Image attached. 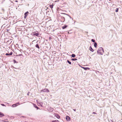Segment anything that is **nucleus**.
<instances>
[{"instance_id":"b1692460","label":"nucleus","mask_w":122,"mask_h":122,"mask_svg":"<svg viewBox=\"0 0 122 122\" xmlns=\"http://www.w3.org/2000/svg\"><path fill=\"white\" fill-rule=\"evenodd\" d=\"M22 54H19L18 55H17V56H22Z\"/></svg>"},{"instance_id":"423d86ee","label":"nucleus","mask_w":122,"mask_h":122,"mask_svg":"<svg viewBox=\"0 0 122 122\" xmlns=\"http://www.w3.org/2000/svg\"><path fill=\"white\" fill-rule=\"evenodd\" d=\"M4 116V115L3 113L0 112V117H2Z\"/></svg>"},{"instance_id":"2eb2a0df","label":"nucleus","mask_w":122,"mask_h":122,"mask_svg":"<svg viewBox=\"0 0 122 122\" xmlns=\"http://www.w3.org/2000/svg\"><path fill=\"white\" fill-rule=\"evenodd\" d=\"M36 47L38 48V49H39L40 47L38 44H36Z\"/></svg>"},{"instance_id":"1a4fd4ad","label":"nucleus","mask_w":122,"mask_h":122,"mask_svg":"<svg viewBox=\"0 0 122 122\" xmlns=\"http://www.w3.org/2000/svg\"><path fill=\"white\" fill-rule=\"evenodd\" d=\"M89 50H90L92 52H93L94 51V50L93 49H92V47H91V46H90L89 47Z\"/></svg>"},{"instance_id":"dca6fc26","label":"nucleus","mask_w":122,"mask_h":122,"mask_svg":"<svg viewBox=\"0 0 122 122\" xmlns=\"http://www.w3.org/2000/svg\"><path fill=\"white\" fill-rule=\"evenodd\" d=\"M72 57H75V55L74 54H72L71 55Z\"/></svg>"},{"instance_id":"f257e3e1","label":"nucleus","mask_w":122,"mask_h":122,"mask_svg":"<svg viewBox=\"0 0 122 122\" xmlns=\"http://www.w3.org/2000/svg\"><path fill=\"white\" fill-rule=\"evenodd\" d=\"M103 52V48L102 47H99L98 48L97 52L98 54L102 55V54Z\"/></svg>"},{"instance_id":"c756f323","label":"nucleus","mask_w":122,"mask_h":122,"mask_svg":"<svg viewBox=\"0 0 122 122\" xmlns=\"http://www.w3.org/2000/svg\"><path fill=\"white\" fill-rule=\"evenodd\" d=\"M27 95H29L28 94H27Z\"/></svg>"},{"instance_id":"a878e982","label":"nucleus","mask_w":122,"mask_h":122,"mask_svg":"<svg viewBox=\"0 0 122 122\" xmlns=\"http://www.w3.org/2000/svg\"><path fill=\"white\" fill-rule=\"evenodd\" d=\"M1 105H2V106H4V104H1Z\"/></svg>"},{"instance_id":"6ab92c4d","label":"nucleus","mask_w":122,"mask_h":122,"mask_svg":"<svg viewBox=\"0 0 122 122\" xmlns=\"http://www.w3.org/2000/svg\"><path fill=\"white\" fill-rule=\"evenodd\" d=\"M67 62L68 63L70 64H71V62H70L68 60H67Z\"/></svg>"},{"instance_id":"6e6552de","label":"nucleus","mask_w":122,"mask_h":122,"mask_svg":"<svg viewBox=\"0 0 122 122\" xmlns=\"http://www.w3.org/2000/svg\"><path fill=\"white\" fill-rule=\"evenodd\" d=\"M33 105L34 106V107L35 108H37V109H39L38 107L36 105V104H33Z\"/></svg>"},{"instance_id":"aec40b11","label":"nucleus","mask_w":122,"mask_h":122,"mask_svg":"<svg viewBox=\"0 0 122 122\" xmlns=\"http://www.w3.org/2000/svg\"><path fill=\"white\" fill-rule=\"evenodd\" d=\"M66 26H63L62 27V29H65V28H66Z\"/></svg>"},{"instance_id":"f3484780","label":"nucleus","mask_w":122,"mask_h":122,"mask_svg":"<svg viewBox=\"0 0 122 122\" xmlns=\"http://www.w3.org/2000/svg\"><path fill=\"white\" fill-rule=\"evenodd\" d=\"M71 60L72 61H76L77 60V59H72Z\"/></svg>"},{"instance_id":"a211bd4d","label":"nucleus","mask_w":122,"mask_h":122,"mask_svg":"<svg viewBox=\"0 0 122 122\" xmlns=\"http://www.w3.org/2000/svg\"><path fill=\"white\" fill-rule=\"evenodd\" d=\"M17 106V105H15V104H14L12 106V107H16Z\"/></svg>"},{"instance_id":"7ed1b4c3","label":"nucleus","mask_w":122,"mask_h":122,"mask_svg":"<svg viewBox=\"0 0 122 122\" xmlns=\"http://www.w3.org/2000/svg\"><path fill=\"white\" fill-rule=\"evenodd\" d=\"M54 115L58 118L59 119L60 118V116L57 114H54Z\"/></svg>"},{"instance_id":"c85d7f7f","label":"nucleus","mask_w":122,"mask_h":122,"mask_svg":"<svg viewBox=\"0 0 122 122\" xmlns=\"http://www.w3.org/2000/svg\"><path fill=\"white\" fill-rule=\"evenodd\" d=\"M17 104H19V103H17Z\"/></svg>"},{"instance_id":"39448f33","label":"nucleus","mask_w":122,"mask_h":122,"mask_svg":"<svg viewBox=\"0 0 122 122\" xmlns=\"http://www.w3.org/2000/svg\"><path fill=\"white\" fill-rule=\"evenodd\" d=\"M66 119L67 121H69L70 120V118L68 116H66Z\"/></svg>"},{"instance_id":"bb28decb","label":"nucleus","mask_w":122,"mask_h":122,"mask_svg":"<svg viewBox=\"0 0 122 122\" xmlns=\"http://www.w3.org/2000/svg\"><path fill=\"white\" fill-rule=\"evenodd\" d=\"M15 1L16 2H18V1L17 0H16Z\"/></svg>"},{"instance_id":"0eeeda50","label":"nucleus","mask_w":122,"mask_h":122,"mask_svg":"<svg viewBox=\"0 0 122 122\" xmlns=\"http://www.w3.org/2000/svg\"><path fill=\"white\" fill-rule=\"evenodd\" d=\"M13 54V52H11L10 53H6L5 54L6 55V56H9V55H12Z\"/></svg>"},{"instance_id":"cd10ccee","label":"nucleus","mask_w":122,"mask_h":122,"mask_svg":"<svg viewBox=\"0 0 122 122\" xmlns=\"http://www.w3.org/2000/svg\"><path fill=\"white\" fill-rule=\"evenodd\" d=\"M74 111H76V109H74Z\"/></svg>"},{"instance_id":"393cba45","label":"nucleus","mask_w":122,"mask_h":122,"mask_svg":"<svg viewBox=\"0 0 122 122\" xmlns=\"http://www.w3.org/2000/svg\"><path fill=\"white\" fill-rule=\"evenodd\" d=\"M93 114H96V112H93Z\"/></svg>"},{"instance_id":"9b49d317","label":"nucleus","mask_w":122,"mask_h":122,"mask_svg":"<svg viewBox=\"0 0 122 122\" xmlns=\"http://www.w3.org/2000/svg\"><path fill=\"white\" fill-rule=\"evenodd\" d=\"M51 122H60L59 121L57 120H53Z\"/></svg>"},{"instance_id":"ddd939ff","label":"nucleus","mask_w":122,"mask_h":122,"mask_svg":"<svg viewBox=\"0 0 122 122\" xmlns=\"http://www.w3.org/2000/svg\"><path fill=\"white\" fill-rule=\"evenodd\" d=\"M34 36H38L39 35V34L38 33H37L34 34Z\"/></svg>"},{"instance_id":"412c9836","label":"nucleus","mask_w":122,"mask_h":122,"mask_svg":"<svg viewBox=\"0 0 122 122\" xmlns=\"http://www.w3.org/2000/svg\"><path fill=\"white\" fill-rule=\"evenodd\" d=\"M118 8H117L116 9V11L117 12H118Z\"/></svg>"},{"instance_id":"f03ea898","label":"nucleus","mask_w":122,"mask_h":122,"mask_svg":"<svg viewBox=\"0 0 122 122\" xmlns=\"http://www.w3.org/2000/svg\"><path fill=\"white\" fill-rule=\"evenodd\" d=\"M41 92H49V91L47 88H45L44 89L42 90L41 91Z\"/></svg>"},{"instance_id":"f8f14e48","label":"nucleus","mask_w":122,"mask_h":122,"mask_svg":"<svg viewBox=\"0 0 122 122\" xmlns=\"http://www.w3.org/2000/svg\"><path fill=\"white\" fill-rule=\"evenodd\" d=\"M85 70H89L90 69V68H85V67H83V68Z\"/></svg>"},{"instance_id":"4be33fe9","label":"nucleus","mask_w":122,"mask_h":122,"mask_svg":"<svg viewBox=\"0 0 122 122\" xmlns=\"http://www.w3.org/2000/svg\"><path fill=\"white\" fill-rule=\"evenodd\" d=\"M91 41L92 42H95V41L94 39H92Z\"/></svg>"},{"instance_id":"5701e85b","label":"nucleus","mask_w":122,"mask_h":122,"mask_svg":"<svg viewBox=\"0 0 122 122\" xmlns=\"http://www.w3.org/2000/svg\"><path fill=\"white\" fill-rule=\"evenodd\" d=\"M50 7L51 8H53V6L52 5H50Z\"/></svg>"},{"instance_id":"4468645a","label":"nucleus","mask_w":122,"mask_h":122,"mask_svg":"<svg viewBox=\"0 0 122 122\" xmlns=\"http://www.w3.org/2000/svg\"><path fill=\"white\" fill-rule=\"evenodd\" d=\"M3 122H8V121H7V119H6L5 120H2Z\"/></svg>"},{"instance_id":"9d476101","label":"nucleus","mask_w":122,"mask_h":122,"mask_svg":"<svg viewBox=\"0 0 122 122\" xmlns=\"http://www.w3.org/2000/svg\"><path fill=\"white\" fill-rule=\"evenodd\" d=\"M94 46L96 48L97 46V43L96 42H94Z\"/></svg>"},{"instance_id":"20e7f679","label":"nucleus","mask_w":122,"mask_h":122,"mask_svg":"<svg viewBox=\"0 0 122 122\" xmlns=\"http://www.w3.org/2000/svg\"><path fill=\"white\" fill-rule=\"evenodd\" d=\"M29 12L28 11H27L24 14V15L25 16H24V17L25 18L27 16L28 14V13Z\"/></svg>"}]
</instances>
